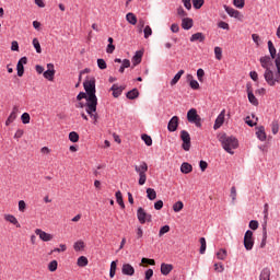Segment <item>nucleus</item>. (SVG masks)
<instances>
[{
    "mask_svg": "<svg viewBox=\"0 0 280 280\" xmlns=\"http://www.w3.org/2000/svg\"><path fill=\"white\" fill-rule=\"evenodd\" d=\"M219 141L223 150H225L228 154H235L234 150H237V148H240V141H237V138L233 136H228L226 133L221 135L219 137Z\"/></svg>",
    "mask_w": 280,
    "mask_h": 280,
    "instance_id": "obj_1",
    "label": "nucleus"
},
{
    "mask_svg": "<svg viewBox=\"0 0 280 280\" xmlns=\"http://www.w3.org/2000/svg\"><path fill=\"white\" fill-rule=\"evenodd\" d=\"M83 88L88 95V104L92 103L93 105L94 102H97V96L95 95V78L92 77L90 80L84 81Z\"/></svg>",
    "mask_w": 280,
    "mask_h": 280,
    "instance_id": "obj_2",
    "label": "nucleus"
},
{
    "mask_svg": "<svg viewBox=\"0 0 280 280\" xmlns=\"http://www.w3.org/2000/svg\"><path fill=\"white\" fill-rule=\"evenodd\" d=\"M135 172L139 174V185H145V182L148 180V175H145L148 172V163L141 162L140 165H135Z\"/></svg>",
    "mask_w": 280,
    "mask_h": 280,
    "instance_id": "obj_3",
    "label": "nucleus"
},
{
    "mask_svg": "<svg viewBox=\"0 0 280 280\" xmlns=\"http://www.w3.org/2000/svg\"><path fill=\"white\" fill-rule=\"evenodd\" d=\"M187 120L189 124H195L197 128H202V118L198 115V110L196 108H191L187 113Z\"/></svg>",
    "mask_w": 280,
    "mask_h": 280,
    "instance_id": "obj_4",
    "label": "nucleus"
},
{
    "mask_svg": "<svg viewBox=\"0 0 280 280\" xmlns=\"http://www.w3.org/2000/svg\"><path fill=\"white\" fill-rule=\"evenodd\" d=\"M93 103H85V113L90 115L91 119H93L94 124H97V119L100 116L97 115V102Z\"/></svg>",
    "mask_w": 280,
    "mask_h": 280,
    "instance_id": "obj_5",
    "label": "nucleus"
},
{
    "mask_svg": "<svg viewBox=\"0 0 280 280\" xmlns=\"http://www.w3.org/2000/svg\"><path fill=\"white\" fill-rule=\"evenodd\" d=\"M180 139L183 141V150H185V152H189V150L191 149V136H189V132L187 130H182Z\"/></svg>",
    "mask_w": 280,
    "mask_h": 280,
    "instance_id": "obj_6",
    "label": "nucleus"
},
{
    "mask_svg": "<svg viewBox=\"0 0 280 280\" xmlns=\"http://www.w3.org/2000/svg\"><path fill=\"white\" fill-rule=\"evenodd\" d=\"M244 246L246 250H253L255 240L253 238V231L247 230L244 235Z\"/></svg>",
    "mask_w": 280,
    "mask_h": 280,
    "instance_id": "obj_7",
    "label": "nucleus"
},
{
    "mask_svg": "<svg viewBox=\"0 0 280 280\" xmlns=\"http://www.w3.org/2000/svg\"><path fill=\"white\" fill-rule=\"evenodd\" d=\"M137 218L140 224H145V222H152V214H148L143 208H138Z\"/></svg>",
    "mask_w": 280,
    "mask_h": 280,
    "instance_id": "obj_8",
    "label": "nucleus"
},
{
    "mask_svg": "<svg viewBox=\"0 0 280 280\" xmlns=\"http://www.w3.org/2000/svg\"><path fill=\"white\" fill-rule=\"evenodd\" d=\"M223 8H224L226 14H229V16H231L232 19H236L237 21H244V15L240 11H237L226 4H224Z\"/></svg>",
    "mask_w": 280,
    "mask_h": 280,
    "instance_id": "obj_9",
    "label": "nucleus"
},
{
    "mask_svg": "<svg viewBox=\"0 0 280 280\" xmlns=\"http://www.w3.org/2000/svg\"><path fill=\"white\" fill-rule=\"evenodd\" d=\"M43 75L46 80H49V82H54V75H56V70L54 69V63L47 65V70L43 73Z\"/></svg>",
    "mask_w": 280,
    "mask_h": 280,
    "instance_id": "obj_10",
    "label": "nucleus"
},
{
    "mask_svg": "<svg viewBox=\"0 0 280 280\" xmlns=\"http://www.w3.org/2000/svg\"><path fill=\"white\" fill-rule=\"evenodd\" d=\"M178 121H179L178 116H173L170 119L168 125H167L168 132H176L178 130Z\"/></svg>",
    "mask_w": 280,
    "mask_h": 280,
    "instance_id": "obj_11",
    "label": "nucleus"
},
{
    "mask_svg": "<svg viewBox=\"0 0 280 280\" xmlns=\"http://www.w3.org/2000/svg\"><path fill=\"white\" fill-rule=\"evenodd\" d=\"M35 234L36 235H39V238L43 241V242H51L54 240V235L40 230V229H36L35 230Z\"/></svg>",
    "mask_w": 280,
    "mask_h": 280,
    "instance_id": "obj_12",
    "label": "nucleus"
},
{
    "mask_svg": "<svg viewBox=\"0 0 280 280\" xmlns=\"http://www.w3.org/2000/svg\"><path fill=\"white\" fill-rule=\"evenodd\" d=\"M246 89L249 103L253 104V106H259V101L257 100V97H255L253 90H250V84H247Z\"/></svg>",
    "mask_w": 280,
    "mask_h": 280,
    "instance_id": "obj_13",
    "label": "nucleus"
},
{
    "mask_svg": "<svg viewBox=\"0 0 280 280\" xmlns=\"http://www.w3.org/2000/svg\"><path fill=\"white\" fill-rule=\"evenodd\" d=\"M122 275H126L127 277H132L135 275V267L130 264H124L121 268Z\"/></svg>",
    "mask_w": 280,
    "mask_h": 280,
    "instance_id": "obj_14",
    "label": "nucleus"
},
{
    "mask_svg": "<svg viewBox=\"0 0 280 280\" xmlns=\"http://www.w3.org/2000/svg\"><path fill=\"white\" fill-rule=\"evenodd\" d=\"M224 114H225V110L223 109L217 117L213 125L214 130H218L224 124Z\"/></svg>",
    "mask_w": 280,
    "mask_h": 280,
    "instance_id": "obj_15",
    "label": "nucleus"
},
{
    "mask_svg": "<svg viewBox=\"0 0 280 280\" xmlns=\"http://www.w3.org/2000/svg\"><path fill=\"white\" fill-rule=\"evenodd\" d=\"M124 86H119L117 84H113L110 90L113 92V97H119V95H121V93H124Z\"/></svg>",
    "mask_w": 280,
    "mask_h": 280,
    "instance_id": "obj_16",
    "label": "nucleus"
},
{
    "mask_svg": "<svg viewBox=\"0 0 280 280\" xmlns=\"http://www.w3.org/2000/svg\"><path fill=\"white\" fill-rule=\"evenodd\" d=\"M183 30H191L194 27V20L191 18H184L182 20Z\"/></svg>",
    "mask_w": 280,
    "mask_h": 280,
    "instance_id": "obj_17",
    "label": "nucleus"
},
{
    "mask_svg": "<svg viewBox=\"0 0 280 280\" xmlns=\"http://www.w3.org/2000/svg\"><path fill=\"white\" fill-rule=\"evenodd\" d=\"M268 240V229H267V223L265 222L262 224V240L260 243V248H266V242Z\"/></svg>",
    "mask_w": 280,
    "mask_h": 280,
    "instance_id": "obj_18",
    "label": "nucleus"
},
{
    "mask_svg": "<svg viewBox=\"0 0 280 280\" xmlns=\"http://www.w3.org/2000/svg\"><path fill=\"white\" fill-rule=\"evenodd\" d=\"M143 58V51L138 50L136 55L132 57V65L137 67V65H141V59Z\"/></svg>",
    "mask_w": 280,
    "mask_h": 280,
    "instance_id": "obj_19",
    "label": "nucleus"
},
{
    "mask_svg": "<svg viewBox=\"0 0 280 280\" xmlns=\"http://www.w3.org/2000/svg\"><path fill=\"white\" fill-rule=\"evenodd\" d=\"M256 136L259 141H266V128L264 126L258 127Z\"/></svg>",
    "mask_w": 280,
    "mask_h": 280,
    "instance_id": "obj_20",
    "label": "nucleus"
},
{
    "mask_svg": "<svg viewBox=\"0 0 280 280\" xmlns=\"http://www.w3.org/2000/svg\"><path fill=\"white\" fill-rule=\"evenodd\" d=\"M171 270H174V266L170 265V264H165L163 262L161 265V272L167 277V275H170Z\"/></svg>",
    "mask_w": 280,
    "mask_h": 280,
    "instance_id": "obj_21",
    "label": "nucleus"
},
{
    "mask_svg": "<svg viewBox=\"0 0 280 280\" xmlns=\"http://www.w3.org/2000/svg\"><path fill=\"white\" fill-rule=\"evenodd\" d=\"M205 34L202 33H195L190 37V43H196L198 40L199 43H205Z\"/></svg>",
    "mask_w": 280,
    "mask_h": 280,
    "instance_id": "obj_22",
    "label": "nucleus"
},
{
    "mask_svg": "<svg viewBox=\"0 0 280 280\" xmlns=\"http://www.w3.org/2000/svg\"><path fill=\"white\" fill-rule=\"evenodd\" d=\"M187 80H189V86L190 89H194V91H198L200 89V83H198L196 80H194V75L188 74Z\"/></svg>",
    "mask_w": 280,
    "mask_h": 280,
    "instance_id": "obj_23",
    "label": "nucleus"
},
{
    "mask_svg": "<svg viewBox=\"0 0 280 280\" xmlns=\"http://www.w3.org/2000/svg\"><path fill=\"white\" fill-rule=\"evenodd\" d=\"M4 220H7V222H10L11 224L16 225V229H21V223H19V220H16L14 215L5 214Z\"/></svg>",
    "mask_w": 280,
    "mask_h": 280,
    "instance_id": "obj_24",
    "label": "nucleus"
},
{
    "mask_svg": "<svg viewBox=\"0 0 280 280\" xmlns=\"http://www.w3.org/2000/svg\"><path fill=\"white\" fill-rule=\"evenodd\" d=\"M268 49L272 60H275V58H277L279 54H277V48H275V44H272V40L268 42Z\"/></svg>",
    "mask_w": 280,
    "mask_h": 280,
    "instance_id": "obj_25",
    "label": "nucleus"
},
{
    "mask_svg": "<svg viewBox=\"0 0 280 280\" xmlns=\"http://www.w3.org/2000/svg\"><path fill=\"white\" fill-rule=\"evenodd\" d=\"M194 170V167L191 166V164L184 162L180 166V172L182 174H189L191 173V171Z\"/></svg>",
    "mask_w": 280,
    "mask_h": 280,
    "instance_id": "obj_26",
    "label": "nucleus"
},
{
    "mask_svg": "<svg viewBox=\"0 0 280 280\" xmlns=\"http://www.w3.org/2000/svg\"><path fill=\"white\" fill-rule=\"evenodd\" d=\"M259 280H270V268L266 267L261 270Z\"/></svg>",
    "mask_w": 280,
    "mask_h": 280,
    "instance_id": "obj_27",
    "label": "nucleus"
},
{
    "mask_svg": "<svg viewBox=\"0 0 280 280\" xmlns=\"http://www.w3.org/2000/svg\"><path fill=\"white\" fill-rule=\"evenodd\" d=\"M116 201L120 209H126V205L124 203V196L121 195L120 190L116 191Z\"/></svg>",
    "mask_w": 280,
    "mask_h": 280,
    "instance_id": "obj_28",
    "label": "nucleus"
},
{
    "mask_svg": "<svg viewBox=\"0 0 280 280\" xmlns=\"http://www.w3.org/2000/svg\"><path fill=\"white\" fill-rule=\"evenodd\" d=\"M185 73V70H179L174 78L171 81V86H174L175 84H178V80H180V78H183Z\"/></svg>",
    "mask_w": 280,
    "mask_h": 280,
    "instance_id": "obj_29",
    "label": "nucleus"
},
{
    "mask_svg": "<svg viewBox=\"0 0 280 280\" xmlns=\"http://www.w3.org/2000/svg\"><path fill=\"white\" fill-rule=\"evenodd\" d=\"M126 97L128 100H137V97H139V90L132 89L131 91L127 92Z\"/></svg>",
    "mask_w": 280,
    "mask_h": 280,
    "instance_id": "obj_30",
    "label": "nucleus"
},
{
    "mask_svg": "<svg viewBox=\"0 0 280 280\" xmlns=\"http://www.w3.org/2000/svg\"><path fill=\"white\" fill-rule=\"evenodd\" d=\"M116 272H117V260H113L110 262V269H109V277H110V279L115 278Z\"/></svg>",
    "mask_w": 280,
    "mask_h": 280,
    "instance_id": "obj_31",
    "label": "nucleus"
},
{
    "mask_svg": "<svg viewBox=\"0 0 280 280\" xmlns=\"http://www.w3.org/2000/svg\"><path fill=\"white\" fill-rule=\"evenodd\" d=\"M77 264L80 268H84V267L89 266V258H86L85 256H81L78 258Z\"/></svg>",
    "mask_w": 280,
    "mask_h": 280,
    "instance_id": "obj_32",
    "label": "nucleus"
},
{
    "mask_svg": "<svg viewBox=\"0 0 280 280\" xmlns=\"http://www.w3.org/2000/svg\"><path fill=\"white\" fill-rule=\"evenodd\" d=\"M126 20L130 23V25H137V15H135V13H127Z\"/></svg>",
    "mask_w": 280,
    "mask_h": 280,
    "instance_id": "obj_33",
    "label": "nucleus"
},
{
    "mask_svg": "<svg viewBox=\"0 0 280 280\" xmlns=\"http://www.w3.org/2000/svg\"><path fill=\"white\" fill-rule=\"evenodd\" d=\"M147 197L149 198V200H156V190H154V188H148Z\"/></svg>",
    "mask_w": 280,
    "mask_h": 280,
    "instance_id": "obj_34",
    "label": "nucleus"
},
{
    "mask_svg": "<svg viewBox=\"0 0 280 280\" xmlns=\"http://www.w3.org/2000/svg\"><path fill=\"white\" fill-rule=\"evenodd\" d=\"M201 246H200V249H199V253L200 255H205L206 250H207V240L205 237H201L199 240Z\"/></svg>",
    "mask_w": 280,
    "mask_h": 280,
    "instance_id": "obj_35",
    "label": "nucleus"
},
{
    "mask_svg": "<svg viewBox=\"0 0 280 280\" xmlns=\"http://www.w3.org/2000/svg\"><path fill=\"white\" fill-rule=\"evenodd\" d=\"M69 139L72 143H78V141H80V135H78L75 131H72L69 133Z\"/></svg>",
    "mask_w": 280,
    "mask_h": 280,
    "instance_id": "obj_36",
    "label": "nucleus"
},
{
    "mask_svg": "<svg viewBox=\"0 0 280 280\" xmlns=\"http://www.w3.org/2000/svg\"><path fill=\"white\" fill-rule=\"evenodd\" d=\"M183 207H185L183 201H177L173 205V211H175V213H178V212L183 211Z\"/></svg>",
    "mask_w": 280,
    "mask_h": 280,
    "instance_id": "obj_37",
    "label": "nucleus"
},
{
    "mask_svg": "<svg viewBox=\"0 0 280 280\" xmlns=\"http://www.w3.org/2000/svg\"><path fill=\"white\" fill-rule=\"evenodd\" d=\"M130 67V61L128 59H124L122 63L119 68V73H124V71H126V69H128Z\"/></svg>",
    "mask_w": 280,
    "mask_h": 280,
    "instance_id": "obj_38",
    "label": "nucleus"
},
{
    "mask_svg": "<svg viewBox=\"0 0 280 280\" xmlns=\"http://www.w3.org/2000/svg\"><path fill=\"white\" fill-rule=\"evenodd\" d=\"M48 270L50 272H56L58 270V260H52L48 264Z\"/></svg>",
    "mask_w": 280,
    "mask_h": 280,
    "instance_id": "obj_39",
    "label": "nucleus"
},
{
    "mask_svg": "<svg viewBox=\"0 0 280 280\" xmlns=\"http://www.w3.org/2000/svg\"><path fill=\"white\" fill-rule=\"evenodd\" d=\"M226 249L221 248L218 253H217V257L218 259H220L221 261H224V259H226Z\"/></svg>",
    "mask_w": 280,
    "mask_h": 280,
    "instance_id": "obj_40",
    "label": "nucleus"
},
{
    "mask_svg": "<svg viewBox=\"0 0 280 280\" xmlns=\"http://www.w3.org/2000/svg\"><path fill=\"white\" fill-rule=\"evenodd\" d=\"M74 250L78 253L80 250H83L84 248V241H78L73 245Z\"/></svg>",
    "mask_w": 280,
    "mask_h": 280,
    "instance_id": "obj_41",
    "label": "nucleus"
},
{
    "mask_svg": "<svg viewBox=\"0 0 280 280\" xmlns=\"http://www.w3.org/2000/svg\"><path fill=\"white\" fill-rule=\"evenodd\" d=\"M33 47H35L37 54H43V49L40 48V42H38V38L33 39Z\"/></svg>",
    "mask_w": 280,
    "mask_h": 280,
    "instance_id": "obj_42",
    "label": "nucleus"
},
{
    "mask_svg": "<svg viewBox=\"0 0 280 280\" xmlns=\"http://www.w3.org/2000/svg\"><path fill=\"white\" fill-rule=\"evenodd\" d=\"M205 5V0H192V7L195 10H200Z\"/></svg>",
    "mask_w": 280,
    "mask_h": 280,
    "instance_id": "obj_43",
    "label": "nucleus"
},
{
    "mask_svg": "<svg viewBox=\"0 0 280 280\" xmlns=\"http://www.w3.org/2000/svg\"><path fill=\"white\" fill-rule=\"evenodd\" d=\"M233 4L235 5V8L242 10V8L246 5V0H233Z\"/></svg>",
    "mask_w": 280,
    "mask_h": 280,
    "instance_id": "obj_44",
    "label": "nucleus"
},
{
    "mask_svg": "<svg viewBox=\"0 0 280 280\" xmlns=\"http://www.w3.org/2000/svg\"><path fill=\"white\" fill-rule=\"evenodd\" d=\"M16 71H18L19 78H23V74L25 73V67H23V65L21 63H18Z\"/></svg>",
    "mask_w": 280,
    "mask_h": 280,
    "instance_id": "obj_45",
    "label": "nucleus"
},
{
    "mask_svg": "<svg viewBox=\"0 0 280 280\" xmlns=\"http://www.w3.org/2000/svg\"><path fill=\"white\" fill-rule=\"evenodd\" d=\"M77 100L78 102H82V100H86V104L89 103V94L84 93V92H80L77 95Z\"/></svg>",
    "mask_w": 280,
    "mask_h": 280,
    "instance_id": "obj_46",
    "label": "nucleus"
},
{
    "mask_svg": "<svg viewBox=\"0 0 280 280\" xmlns=\"http://www.w3.org/2000/svg\"><path fill=\"white\" fill-rule=\"evenodd\" d=\"M142 141H144L145 145H152V137L143 133L141 136Z\"/></svg>",
    "mask_w": 280,
    "mask_h": 280,
    "instance_id": "obj_47",
    "label": "nucleus"
},
{
    "mask_svg": "<svg viewBox=\"0 0 280 280\" xmlns=\"http://www.w3.org/2000/svg\"><path fill=\"white\" fill-rule=\"evenodd\" d=\"M214 55L217 60H222V48L221 47H214Z\"/></svg>",
    "mask_w": 280,
    "mask_h": 280,
    "instance_id": "obj_48",
    "label": "nucleus"
},
{
    "mask_svg": "<svg viewBox=\"0 0 280 280\" xmlns=\"http://www.w3.org/2000/svg\"><path fill=\"white\" fill-rule=\"evenodd\" d=\"M271 130H272V135H277V132H279V121H277V120L272 121Z\"/></svg>",
    "mask_w": 280,
    "mask_h": 280,
    "instance_id": "obj_49",
    "label": "nucleus"
},
{
    "mask_svg": "<svg viewBox=\"0 0 280 280\" xmlns=\"http://www.w3.org/2000/svg\"><path fill=\"white\" fill-rule=\"evenodd\" d=\"M144 38H150L152 36V27L150 25H147L143 30Z\"/></svg>",
    "mask_w": 280,
    "mask_h": 280,
    "instance_id": "obj_50",
    "label": "nucleus"
},
{
    "mask_svg": "<svg viewBox=\"0 0 280 280\" xmlns=\"http://www.w3.org/2000/svg\"><path fill=\"white\" fill-rule=\"evenodd\" d=\"M97 67H98V69L104 70V69H106L108 66L106 65V60H104V59H97Z\"/></svg>",
    "mask_w": 280,
    "mask_h": 280,
    "instance_id": "obj_51",
    "label": "nucleus"
},
{
    "mask_svg": "<svg viewBox=\"0 0 280 280\" xmlns=\"http://www.w3.org/2000/svg\"><path fill=\"white\" fill-rule=\"evenodd\" d=\"M165 233H170V225H164L160 229L159 236L165 235Z\"/></svg>",
    "mask_w": 280,
    "mask_h": 280,
    "instance_id": "obj_52",
    "label": "nucleus"
},
{
    "mask_svg": "<svg viewBox=\"0 0 280 280\" xmlns=\"http://www.w3.org/2000/svg\"><path fill=\"white\" fill-rule=\"evenodd\" d=\"M249 229H252V231H257V229H259V222H257L256 220H252L249 222Z\"/></svg>",
    "mask_w": 280,
    "mask_h": 280,
    "instance_id": "obj_53",
    "label": "nucleus"
},
{
    "mask_svg": "<svg viewBox=\"0 0 280 280\" xmlns=\"http://www.w3.org/2000/svg\"><path fill=\"white\" fill-rule=\"evenodd\" d=\"M25 209H27V205L23 200H20L19 201V211H21V213H25Z\"/></svg>",
    "mask_w": 280,
    "mask_h": 280,
    "instance_id": "obj_54",
    "label": "nucleus"
},
{
    "mask_svg": "<svg viewBox=\"0 0 280 280\" xmlns=\"http://www.w3.org/2000/svg\"><path fill=\"white\" fill-rule=\"evenodd\" d=\"M231 198H232V202H235L237 198V189L235 188V186L231 188Z\"/></svg>",
    "mask_w": 280,
    "mask_h": 280,
    "instance_id": "obj_55",
    "label": "nucleus"
},
{
    "mask_svg": "<svg viewBox=\"0 0 280 280\" xmlns=\"http://www.w3.org/2000/svg\"><path fill=\"white\" fill-rule=\"evenodd\" d=\"M21 119H22V124H30L31 117L27 113H23L21 116Z\"/></svg>",
    "mask_w": 280,
    "mask_h": 280,
    "instance_id": "obj_56",
    "label": "nucleus"
},
{
    "mask_svg": "<svg viewBox=\"0 0 280 280\" xmlns=\"http://www.w3.org/2000/svg\"><path fill=\"white\" fill-rule=\"evenodd\" d=\"M262 213H264V220H265L266 224H268V203H265ZM265 222H264V224H265Z\"/></svg>",
    "mask_w": 280,
    "mask_h": 280,
    "instance_id": "obj_57",
    "label": "nucleus"
},
{
    "mask_svg": "<svg viewBox=\"0 0 280 280\" xmlns=\"http://www.w3.org/2000/svg\"><path fill=\"white\" fill-rule=\"evenodd\" d=\"M197 78H198L199 82H202V78H205V70L202 68H199L197 70Z\"/></svg>",
    "mask_w": 280,
    "mask_h": 280,
    "instance_id": "obj_58",
    "label": "nucleus"
},
{
    "mask_svg": "<svg viewBox=\"0 0 280 280\" xmlns=\"http://www.w3.org/2000/svg\"><path fill=\"white\" fill-rule=\"evenodd\" d=\"M161 209H163V200H158V201L154 203V210H155V211H161Z\"/></svg>",
    "mask_w": 280,
    "mask_h": 280,
    "instance_id": "obj_59",
    "label": "nucleus"
},
{
    "mask_svg": "<svg viewBox=\"0 0 280 280\" xmlns=\"http://www.w3.org/2000/svg\"><path fill=\"white\" fill-rule=\"evenodd\" d=\"M141 262L149 264V266H154L156 264V261H154V259H150V258H142Z\"/></svg>",
    "mask_w": 280,
    "mask_h": 280,
    "instance_id": "obj_60",
    "label": "nucleus"
},
{
    "mask_svg": "<svg viewBox=\"0 0 280 280\" xmlns=\"http://www.w3.org/2000/svg\"><path fill=\"white\" fill-rule=\"evenodd\" d=\"M153 276H154V270L148 269V270L145 271V277H144V279H145V280H150V279H152Z\"/></svg>",
    "mask_w": 280,
    "mask_h": 280,
    "instance_id": "obj_61",
    "label": "nucleus"
},
{
    "mask_svg": "<svg viewBox=\"0 0 280 280\" xmlns=\"http://www.w3.org/2000/svg\"><path fill=\"white\" fill-rule=\"evenodd\" d=\"M218 27H220L221 30H230L229 23L224 21L219 22Z\"/></svg>",
    "mask_w": 280,
    "mask_h": 280,
    "instance_id": "obj_62",
    "label": "nucleus"
},
{
    "mask_svg": "<svg viewBox=\"0 0 280 280\" xmlns=\"http://www.w3.org/2000/svg\"><path fill=\"white\" fill-rule=\"evenodd\" d=\"M177 14L178 16H187V12L185 9H183V7L177 8Z\"/></svg>",
    "mask_w": 280,
    "mask_h": 280,
    "instance_id": "obj_63",
    "label": "nucleus"
},
{
    "mask_svg": "<svg viewBox=\"0 0 280 280\" xmlns=\"http://www.w3.org/2000/svg\"><path fill=\"white\" fill-rule=\"evenodd\" d=\"M186 10H191V0H182Z\"/></svg>",
    "mask_w": 280,
    "mask_h": 280,
    "instance_id": "obj_64",
    "label": "nucleus"
}]
</instances>
